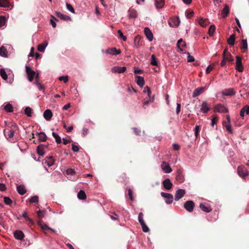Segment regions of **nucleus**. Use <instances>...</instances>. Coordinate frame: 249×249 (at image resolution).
I'll return each mask as SVG.
<instances>
[{
  "mask_svg": "<svg viewBox=\"0 0 249 249\" xmlns=\"http://www.w3.org/2000/svg\"><path fill=\"white\" fill-rule=\"evenodd\" d=\"M199 207L201 210L206 213H209L212 211V209L209 205H206L203 203H200Z\"/></svg>",
  "mask_w": 249,
  "mask_h": 249,
  "instance_id": "obj_23",
  "label": "nucleus"
},
{
  "mask_svg": "<svg viewBox=\"0 0 249 249\" xmlns=\"http://www.w3.org/2000/svg\"><path fill=\"white\" fill-rule=\"evenodd\" d=\"M11 4L8 0H0V7L4 8H10Z\"/></svg>",
  "mask_w": 249,
  "mask_h": 249,
  "instance_id": "obj_28",
  "label": "nucleus"
},
{
  "mask_svg": "<svg viewBox=\"0 0 249 249\" xmlns=\"http://www.w3.org/2000/svg\"><path fill=\"white\" fill-rule=\"evenodd\" d=\"M176 179L179 183H181L184 182L185 180L184 177L183 175L182 171L180 169H178L177 170Z\"/></svg>",
  "mask_w": 249,
  "mask_h": 249,
  "instance_id": "obj_7",
  "label": "nucleus"
},
{
  "mask_svg": "<svg viewBox=\"0 0 249 249\" xmlns=\"http://www.w3.org/2000/svg\"><path fill=\"white\" fill-rule=\"evenodd\" d=\"M118 34H119V37L123 39L124 41L126 40L127 37L126 36H124L123 33L120 30H118Z\"/></svg>",
  "mask_w": 249,
  "mask_h": 249,
  "instance_id": "obj_56",
  "label": "nucleus"
},
{
  "mask_svg": "<svg viewBox=\"0 0 249 249\" xmlns=\"http://www.w3.org/2000/svg\"><path fill=\"white\" fill-rule=\"evenodd\" d=\"M4 109L6 112H12L13 111V107L11 104L8 103L4 107Z\"/></svg>",
  "mask_w": 249,
  "mask_h": 249,
  "instance_id": "obj_44",
  "label": "nucleus"
},
{
  "mask_svg": "<svg viewBox=\"0 0 249 249\" xmlns=\"http://www.w3.org/2000/svg\"><path fill=\"white\" fill-rule=\"evenodd\" d=\"M210 110V107L209 106L208 104L205 102L203 101L202 103L200 108V112L203 113H207Z\"/></svg>",
  "mask_w": 249,
  "mask_h": 249,
  "instance_id": "obj_10",
  "label": "nucleus"
},
{
  "mask_svg": "<svg viewBox=\"0 0 249 249\" xmlns=\"http://www.w3.org/2000/svg\"><path fill=\"white\" fill-rule=\"evenodd\" d=\"M52 135L54 138L55 141L57 143H60L61 142V139L57 133L53 132Z\"/></svg>",
  "mask_w": 249,
  "mask_h": 249,
  "instance_id": "obj_46",
  "label": "nucleus"
},
{
  "mask_svg": "<svg viewBox=\"0 0 249 249\" xmlns=\"http://www.w3.org/2000/svg\"><path fill=\"white\" fill-rule=\"evenodd\" d=\"M184 208L189 212H192L195 207V203L192 200L187 201L184 204Z\"/></svg>",
  "mask_w": 249,
  "mask_h": 249,
  "instance_id": "obj_5",
  "label": "nucleus"
},
{
  "mask_svg": "<svg viewBox=\"0 0 249 249\" xmlns=\"http://www.w3.org/2000/svg\"><path fill=\"white\" fill-rule=\"evenodd\" d=\"M236 59L235 69L239 72H242L244 70V68L242 63V58L239 56H236Z\"/></svg>",
  "mask_w": 249,
  "mask_h": 249,
  "instance_id": "obj_4",
  "label": "nucleus"
},
{
  "mask_svg": "<svg viewBox=\"0 0 249 249\" xmlns=\"http://www.w3.org/2000/svg\"><path fill=\"white\" fill-rule=\"evenodd\" d=\"M239 176L242 178H245L249 174V172L244 166H239L237 168Z\"/></svg>",
  "mask_w": 249,
  "mask_h": 249,
  "instance_id": "obj_3",
  "label": "nucleus"
},
{
  "mask_svg": "<svg viewBox=\"0 0 249 249\" xmlns=\"http://www.w3.org/2000/svg\"><path fill=\"white\" fill-rule=\"evenodd\" d=\"M169 25L170 27H177L179 25V21L178 20L175 21L174 19H171L169 21Z\"/></svg>",
  "mask_w": 249,
  "mask_h": 249,
  "instance_id": "obj_43",
  "label": "nucleus"
},
{
  "mask_svg": "<svg viewBox=\"0 0 249 249\" xmlns=\"http://www.w3.org/2000/svg\"><path fill=\"white\" fill-rule=\"evenodd\" d=\"M215 30V27L214 25L210 26L209 29V34L210 36H212Z\"/></svg>",
  "mask_w": 249,
  "mask_h": 249,
  "instance_id": "obj_50",
  "label": "nucleus"
},
{
  "mask_svg": "<svg viewBox=\"0 0 249 249\" xmlns=\"http://www.w3.org/2000/svg\"><path fill=\"white\" fill-rule=\"evenodd\" d=\"M126 70L125 67H114L111 69V71L113 73H122L124 72Z\"/></svg>",
  "mask_w": 249,
  "mask_h": 249,
  "instance_id": "obj_15",
  "label": "nucleus"
},
{
  "mask_svg": "<svg viewBox=\"0 0 249 249\" xmlns=\"http://www.w3.org/2000/svg\"><path fill=\"white\" fill-rule=\"evenodd\" d=\"M8 52L7 49L3 46H2L0 47V55L2 57L7 56Z\"/></svg>",
  "mask_w": 249,
  "mask_h": 249,
  "instance_id": "obj_38",
  "label": "nucleus"
},
{
  "mask_svg": "<svg viewBox=\"0 0 249 249\" xmlns=\"http://www.w3.org/2000/svg\"><path fill=\"white\" fill-rule=\"evenodd\" d=\"M66 6L68 10H69L72 13H74V9L71 4L67 3Z\"/></svg>",
  "mask_w": 249,
  "mask_h": 249,
  "instance_id": "obj_59",
  "label": "nucleus"
},
{
  "mask_svg": "<svg viewBox=\"0 0 249 249\" xmlns=\"http://www.w3.org/2000/svg\"><path fill=\"white\" fill-rule=\"evenodd\" d=\"M77 197L79 199L84 200L86 198L85 192L83 190H80L77 194Z\"/></svg>",
  "mask_w": 249,
  "mask_h": 249,
  "instance_id": "obj_40",
  "label": "nucleus"
},
{
  "mask_svg": "<svg viewBox=\"0 0 249 249\" xmlns=\"http://www.w3.org/2000/svg\"><path fill=\"white\" fill-rule=\"evenodd\" d=\"M18 129V125L16 124H13L9 127L5 128L4 131V135L6 139L10 142H14L16 140L15 132Z\"/></svg>",
  "mask_w": 249,
  "mask_h": 249,
  "instance_id": "obj_1",
  "label": "nucleus"
},
{
  "mask_svg": "<svg viewBox=\"0 0 249 249\" xmlns=\"http://www.w3.org/2000/svg\"><path fill=\"white\" fill-rule=\"evenodd\" d=\"M187 54H188V56H187L188 62H194L195 61L194 57L193 56L191 55L190 53L189 52L187 53Z\"/></svg>",
  "mask_w": 249,
  "mask_h": 249,
  "instance_id": "obj_60",
  "label": "nucleus"
},
{
  "mask_svg": "<svg viewBox=\"0 0 249 249\" xmlns=\"http://www.w3.org/2000/svg\"><path fill=\"white\" fill-rule=\"evenodd\" d=\"M54 21H58V20L55 17H54L52 15L51 19L50 20V22H51V24H52V26L53 28H55L56 26V24Z\"/></svg>",
  "mask_w": 249,
  "mask_h": 249,
  "instance_id": "obj_49",
  "label": "nucleus"
},
{
  "mask_svg": "<svg viewBox=\"0 0 249 249\" xmlns=\"http://www.w3.org/2000/svg\"><path fill=\"white\" fill-rule=\"evenodd\" d=\"M0 75L1 78L5 80H7L8 78L7 74L4 69H1L0 70Z\"/></svg>",
  "mask_w": 249,
  "mask_h": 249,
  "instance_id": "obj_42",
  "label": "nucleus"
},
{
  "mask_svg": "<svg viewBox=\"0 0 249 249\" xmlns=\"http://www.w3.org/2000/svg\"><path fill=\"white\" fill-rule=\"evenodd\" d=\"M121 53L120 50H117L116 48L112 47L106 51V53L112 55L119 54Z\"/></svg>",
  "mask_w": 249,
  "mask_h": 249,
  "instance_id": "obj_14",
  "label": "nucleus"
},
{
  "mask_svg": "<svg viewBox=\"0 0 249 249\" xmlns=\"http://www.w3.org/2000/svg\"><path fill=\"white\" fill-rule=\"evenodd\" d=\"M227 49L224 50L222 55L223 58H224L226 61L232 62L233 61V58H232L231 54L227 52Z\"/></svg>",
  "mask_w": 249,
  "mask_h": 249,
  "instance_id": "obj_9",
  "label": "nucleus"
},
{
  "mask_svg": "<svg viewBox=\"0 0 249 249\" xmlns=\"http://www.w3.org/2000/svg\"><path fill=\"white\" fill-rule=\"evenodd\" d=\"M214 111L220 113H227L228 112V109L224 106L218 104L215 107Z\"/></svg>",
  "mask_w": 249,
  "mask_h": 249,
  "instance_id": "obj_13",
  "label": "nucleus"
},
{
  "mask_svg": "<svg viewBox=\"0 0 249 249\" xmlns=\"http://www.w3.org/2000/svg\"><path fill=\"white\" fill-rule=\"evenodd\" d=\"M150 64L152 66H158V62L156 57L154 54L151 55Z\"/></svg>",
  "mask_w": 249,
  "mask_h": 249,
  "instance_id": "obj_45",
  "label": "nucleus"
},
{
  "mask_svg": "<svg viewBox=\"0 0 249 249\" xmlns=\"http://www.w3.org/2000/svg\"><path fill=\"white\" fill-rule=\"evenodd\" d=\"M38 201V197L36 196H32L29 200V202L31 203H36Z\"/></svg>",
  "mask_w": 249,
  "mask_h": 249,
  "instance_id": "obj_54",
  "label": "nucleus"
},
{
  "mask_svg": "<svg viewBox=\"0 0 249 249\" xmlns=\"http://www.w3.org/2000/svg\"><path fill=\"white\" fill-rule=\"evenodd\" d=\"M48 42L45 41L43 43L38 45L37 50L40 52H44L47 46L48 45Z\"/></svg>",
  "mask_w": 249,
  "mask_h": 249,
  "instance_id": "obj_27",
  "label": "nucleus"
},
{
  "mask_svg": "<svg viewBox=\"0 0 249 249\" xmlns=\"http://www.w3.org/2000/svg\"><path fill=\"white\" fill-rule=\"evenodd\" d=\"M4 202L5 204L10 205L12 203V200L9 197H4Z\"/></svg>",
  "mask_w": 249,
  "mask_h": 249,
  "instance_id": "obj_52",
  "label": "nucleus"
},
{
  "mask_svg": "<svg viewBox=\"0 0 249 249\" xmlns=\"http://www.w3.org/2000/svg\"><path fill=\"white\" fill-rule=\"evenodd\" d=\"M59 80L60 81H63L64 83H67L68 81V76H60L59 78Z\"/></svg>",
  "mask_w": 249,
  "mask_h": 249,
  "instance_id": "obj_64",
  "label": "nucleus"
},
{
  "mask_svg": "<svg viewBox=\"0 0 249 249\" xmlns=\"http://www.w3.org/2000/svg\"><path fill=\"white\" fill-rule=\"evenodd\" d=\"M136 78L137 79L136 83L137 85L140 87H142L144 84V78L140 76H136Z\"/></svg>",
  "mask_w": 249,
  "mask_h": 249,
  "instance_id": "obj_30",
  "label": "nucleus"
},
{
  "mask_svg": "<svg viewBox=\"0 0 249 249\" xmlns=\"http://www.w3.org/2000/svg\"><path fill=\"white\" fill-rule=\"evenodd\" d=\"M53 116V113L51 110L47 109L43 113V117L47 121L51 120Z\"/></svg>",
  "mask_w": 249,
  "mask_h": 249,
  "instance_id": "obj_22",
  "label": "nucleus"
},
{
  "mask_svg": "<svg viewBox=\"0 0 249 249\" xmlns=\"http://www.w3.org/2000/svg\"><path fill=\"white\" fill-rule=\"evenodd\" d=\"M248 43L247 39H242V45L241 47V49L242 50V52L244 53L246 51L248 50Z\"/></svg>",
  "mask_w": 249,
  "mask_h": 249,
  "instance_id": "obj_37",
  "label": "nucleus"
},
{
  "mask_svg": "<svg viewBox=\"0 0 249 249\" xmlns=\"http://www.w3.org/2000/svg\"><path fill=\"white\" fill-rule=\"evenodd\" d=\"M200 131V126L199 125H196L194 128L195 135L196 138H197L198 137Z\"/></svg>",
  "mask_w": 249,
  "mask_h": 249,
  "instance_id": "obj_48",
  "label": "nucleus"
},
{
  "mask_svg": "<svg viewBox=\"0 0 249 249\" xmlns=\"http://www.w3.org/2000/svg\"><path fill=\"white\" fill-rule=\"evenodd\" d=\"M160 195L162 197L166 198L165 202L167 204H171L173 201L174 198L172 194L164 192H161L160 193Z\"/></svg>",
  "mask_w": 249,
  "mask_h": 249,
  "instance_id": "obj_6",
  "label": "nucleus"
},
{
  "mask_svg": "<svg viewBox=\"0 0 249 249\" xmlns=\"http://www.w3.org/2000/svg\"><path fill=\"white\" fill-rule=\"evenodd\" d=\"M33 110L30 107H26L25 109V114L28 117L32 116Z\"/></svg>",
  "mask_w": 249,
  "mask_h": 249,
  "instance_id": "obj_47",
  "label": "nucleus"
},
{
  "mask_svg": "<svg viewBox=\"0 0 249 249\" xmlns=\"http://www.w3.org/2000/svg\"><path fill=\"white\" fill-rule=\"evenodd\" d=\"M44 150L43 144H39L37 147V154L40 156H43L45 154Z\"/></svg>",
  "mask_w": 249,
  "mask_h": 249,
  "instance_id": "obj_35",
  "label": "nucleus"
},
{
  "mask_svg": "<svg viewBox=\"0 0 249 249\" xmlns=\"http://www.w3.org/2000/svg\"><path fill=\"white\" fill-rule=\"evenodd\" d=\"M143 232H147L149 231V229L148 227L146 225L145 223H144L141 225Z\"/></svg>",
  "mask_w": 249,
  "mask_h": 249,
  "instance_id": "obj_58",
  "label": "nucleus"
},
{
  "mask_svg": "<svg viewBox=\"0 0 249 249\" xmlns=\"http://www.w3.org/2000/svg\"><path fill=\"white\" fill-rule=\"evenodd\" d=\"M14 234L15 237L18 240H21L24 237V234L21 231H16Z\"/></svg>",
  "mask_w": 249,
  "mask_h": 249,
  "instance_id": "obj_24",
  "label": "nucleus"
},
{
  "mask_svg": "<svg viewBox=\"0 0 249 249\" xmlns=\"http://www.w3.org/2000/svg\"><path fill=\"white\" fill-rule=\"evenodd\" d=\"M128 195L131 201L134 200V197L133 196V192L131 189H128Z\"/></svg>",
  "mask_w": 249,
  "mask_h": 249,
  "instance_id": "obj_63",
  "label": "nucleus"
},
{
  "mask_svg": "<svg viewBox=\"0 0 249 249\" xmlns=\"http://www.w3.org/2000/svg\"><path fill=\"white\" fill-rule=\"evenodd\" d=\"M55 15L57 18H59L65 21H71V20L70 17L66 15L62 14L60 12H55Z\"/></svg>",
  "mask_w": 249,
  "mask_h": 249,
  "instance_id": "obj_17",
  "label": "nucleus"
},
{
  "mask_svg": "<svg viewBox=\"0 0 249 249\" xmlns=\"http://www.w3.org/2000/svg\"><path fill=\"white\" fill-rule=\"evenodd\" d=\"M186 16L188 18H191L194 15V12L189 10L186 11Z\"/></svg>",
  "mask_w": 249,
  "mask_h": 249,
  "instance_id": "obj_62",
  "label": "nucleus"
},
{
  "mask_svg": "<svg viewBox=\"0 0 249 249\" xmlns=\"http://www.w3.org/2000/svg\"><path fill=\"white\" fill-rule=\"evenodd\" d=\"M46 212L45 210H39L37 212V217L39 219L42 218L44 216V213Z\"/></svg>",
  "mask_w": 249,
  "mask_h": 249,
  "instance_id": "obj_51",
  "label": "nucleus"
},
{
  "mask_svg": "<svg viewBox=\"0 0 249 249\" xmlns=\"http://www.w3.org/2000/svg\"><path fill=\"white\" fill-rule=\"evenodd\" d=\"M218 118L216 115H213V119L212 120L211 125L213 126L215 124H216L218 121Z\"/></svg>",
  "mask_w": 249,
  "mask_h": 249,
  "instance_id": "obj_53",
  "label": "nucleus"
},
{
  "mask_svg": "<svg viewBox=\"0 0 249 249\" xmlns=\"http://www.w3.org/2000/svg\"><path fill=\"white\" fill-rule=\"evenodd\" d=\"M185 193V190L184 189H180L178 190L175 193V200L176 201H178V200H179L184 196Z\"/></svg>",
  "mask_w": 249,
  "mask_h": 249,
  "instance_id": "obj_8",
  "label": "nucleus"
},
{
  "mask_svg": "<svg viewBox=\"0 0 249 249\" xmlns=\"http://www.w3.org/2000/svg\"><path fill=\"white\" fill-rule=\"evenodd\" d=\"M199 24L203 27H206L208 24V20L206 19H204L202 18H199L197 19Z\"/></svg>",
  "mask_w": 249,
  "mask_h": 249,
  "instance_id": "obj_36",
  "label": "nucleus"
},
{
  "mask_svg": "<svg viewBox=\"0 0 249 249\" xmlns=\"http://www.w3.org/2000/svg\"><path fill=\"white\" fill-rule=\"evenodd\" d=\"M142 37L140 35L136 36L134 38V47L136 48H139L142 45Z\"/></svg>",
  "mask_w": 249,
  "mask_h": 249,
  "instance_id": "obj_16",
  "label": "nucleus"
},
{
  "mask_svg": "<svg viewBox=\"0 0 249 249\" xmlns=\"http://www.w3.org/2000/svg\"><path fill=\"white\" fill-rule=\"evenodd\" d=\"M222 93L223 95L225 96H230L233 95L235 94V91L232 88H229L227 89H225L222 91Z\"/></svg>",
  "mask_w": 249,
  "mask_h": 249,
  "instance_id": "obj_20",
  "label": "nucleus"
},
{
  "mask_svg": "<svg viewBox=\"0 0 249 249\" xmlns=\"http://www.w3.org/2000/svg\"><path fill=\"white\" fill-rule=\"evenodd\" d=\"M229 7L227 5H226L222 11L221 15L223 18H225L227 17L229 13Z\"/></svg>",
  "mask_w": 249,
  "mask_h": 249,
  "instance_id": "obj_32",
  "label": "nucleus"
},
{
  "mask_svg": "<svg viewBox=\"0 0 249 249\" xmlns=\"http://www.w3.org/2000/svg\"><path fill=\"white\" fill-rule=\"evenodd\" d=\"M164 4V0H155V5L157 9L163 8Z\"/></svg>",
  "mask_w": 249,
  "mask_h": 249,
  "instance_id": "obj_25",
  "label": "nucleus"
},
{
  "mask_svg": "<svg viewBox=\"0 0 249 249\" xmlns=\"http://www.w3.org/2000/svg\"><path fill=\"white\" fill-rule=\"evenodd\" d=\"M34 83L36 85V86H37V87L38 88L39 90H43L44 89V87L42 85H41L40 83H39L37 81V80H36V81H35V82Z\"/></svg>",
  "mask_w": 249,
  "mask_h": 249,
  "instance_id": "obj_57",
  "label": "nucleus"
},
{
  "mask_svg": "<svg viewBox=\"0 0 249 249\" xmlns=\"http://www.w3.org/2000/svg\"><path fill=\"white\" fill-rule=\"evenodd\" d=\"M54 162V160L53 157L52 156L47 157L45 159V163L50 167L52 166Z\"/></svg>",
  "mask_w": 249,
  "mask_h": 249,
  "instance_id": "obj_33",
  "label": "nucleus"
},
{
  "mask_svg": "<svg viewBox=\"0 0 249 249\" xmlns=\"http://www.w3.org/2000/svg\"><path fill=\"white\" fill-rule=\"evenodd\" d=\"M6 22V18L4 16H0V27H2L5 25Z\"/></svg>",
  "mask_w": 249,
  "mask_h": 249,
  "instance_id": "obj_55",
  "label": "nucleus"
},
{
  "mask_svg": "<svg viewBox=\"0 0 249 249\" xmlns=\"http://www.w3.org/2000/svg\"><path fill=\"white\" fill-rule=\"evenodd\" d=\"M137 12L134 9H130L128 10V16L130 18H136L137 17Z\"/></svg>",
  "mask_w": 249,
  "mask_h": 249,
  "instance_id": "obj_29",
  "label": "nucleus"
},
{
  "mask_svg": "<svg viewBox=\"0 0 249 249\" xmlns=\"http://www.w3.org/2000/svg\"><path fill=\"white\" fill-rule=\"evenodd\" d=\"M38 225L40 226V227L43 230H50L52 231L53 232H54L55 230L49 227L46 224L43 223L42 221L41 220H39L37 222Z\"/></svg>",
  "mask_w": 249,
  "mask_h": 249,
  "instance_id": "obj_21",
  "label": "nucleus"
},
{
  "mask_svg": "<svg viewBox=\"0 0 249 249\" xmlns=\"http://www.w3.org/2000/svg\"><path fill=\"white\" fill-rule=\"evenodd\" d=\"M226 123V122L225 121L223 122V124L225 125L227 131H228L229 133H232V131L231 130V125L230 124L226 125L225 124Z\"/></svg>",
  "mask_w": 249,
  "mask_h": 249,
  "instance_id": "obj_61",
  "label": "nucleus"
},
{
  "mask_svg": "<svg viewBox=\"0 0 249 249\" xmlns=\"http://www.w3.org/2000/svg\"><path fill=\"white\" fill-rule=\"evenodd\" d=\"M205 89L204 87L197 88V89H195V90L193 92L192 96L193 97H196L199 96L205 91Z\"/></svg>",
  "mask_w": 249,
  "mask_h": 249,
  "instance_id": "obj_19",
  "label": "nucleus"
},
{
  "mask_svg": "<svg viewBox=\"0 0 249 249\" xmlns=\"http://www.w3.org/2000/svg\"><path fill=\"white\" fill-rule=\"evenodd\" d=\"M235 35L232 34L228 39V43L230 45H233L235 43Z\"/></svg>",
  "mask_w": 249,
  "mask_h": 249,
  "instance_id": "obj_39",
  "label": "nucleus"
},
{
  "mask_svg": "<svg viewBox=\"0 0 249 249\" xmlns=\"http://www.w3.org/2000/svg\"><path fill=\"white\" fill-rule=\"evenodd\" d=\"M25 68L28 80L30 82H32L34 77L35 76L36 72L32 70L29 66H26Z\"/></svg>",
  "mask_w": 249,
  "mask_h": 249,
  "instance_id": "obj_2",
  "label": "nucleus"
},
{
  "mask_svg": "<svg viewBox=\"0 0 249 249\" xmlns=\"http://www.w3.org/2000/svg\"><path fill=\"white\" fill-rule=\"evenodd\" d=\"M164 188L167 190H170L173 187V184L169 178H166L162 182Z\"/></svg>",
  "mask_w": 249,
  "mask_h": 249,
  "instance_id": "obj_12",
  "label": "nucleus"
},
{
  "mask_svg": "<svg viewBox=\"0 0 249 249\" xmlns=\"http://www.w3.org/2000/svg\"><path fill=\"white\" fill-rule=\"evenodd\" d=\"M18 192L21 195H23L26 193V190L23 185H20L17 187Z\"/></svg>",
  "mask_w": 249,
  "mask_h": 249,
  "instance_id": "obj_31",
  "label": "nucleus"
},
{
  "mask_svg": "<svg viewBox=\"0 0 249 249\" xmlns=\"http://www.w3.org/2000/svg\"><path fill=\"white\" fill-rule=\"evenodd\" d=\"M161 167L162 169L166 173H171L172 171L169 165L165 161L162 162Z\"/></svg>",
  "mask_w": 249,
  "mask_h": 249,
  "instance_id": "obj_18",
  "label": "nucleus"
},
{
  "mask_svg": "<svg viewBox=\"0 0 249 249\" xmlns=\"http://www.w3.org/2000/svg\"><path fill=\"white\" fill-rule=\"evenodd\" d=\"M186 46L185 43L183 41V39L180 38L179 39L177 42V46L178 49H180V51H182V50L181 49V47H183Z\"/></svg>",
  "mask_w": 249,
  "mask_h": 249,
  "instance_id": "obj_41",
  "label": "nucleus"
},
{
  "mask_svg": "<svg viewBox=\"0 0 249 249\" xmlns=\"http://www.w3.org/2000/svg\"><path fill=\"white\" fill-rule=\"evenodd\" d=\"M44 150L43 144H39L37 147V154L40 156H43L45 154Z\"/></svg>",
  "mask_w": 249,
  "mask_h": 249,
  "instance_id": "obj_34",
  "label": "nucleus"
},
{
  "mask_svg": "<svg viewBox=\"0 0 249 249\" xmlns=\"http://www.w3.org/2000/svg\"><path fill=\"white\" fill-rule=\"evenodd\" d=\"M38 140L39 142H45L47 139V137L44 132L37 133Z\"/></svg>",
  "mask_w": 249,
  "mask_h": 249,
  "instance_id": "obj_26",
  "label": "nucleus"
},
{
  "mask_svg": "<svg viewBox=\"0 0 249 249\" xmlns=\"http://www.w3.org/2000/svg\"><path fill=\"white\" fill-rule=\"evenodd\" d=\"M144 32L147 39L149 41H152L153 39V35L150 29L148 27H145L144 29Z\"/></svg>",
  "mask_w": 249,
  "mask_h": 249,
  "instance_id": "obj_11",
  "label": "nucleus"
}]
</instances>
